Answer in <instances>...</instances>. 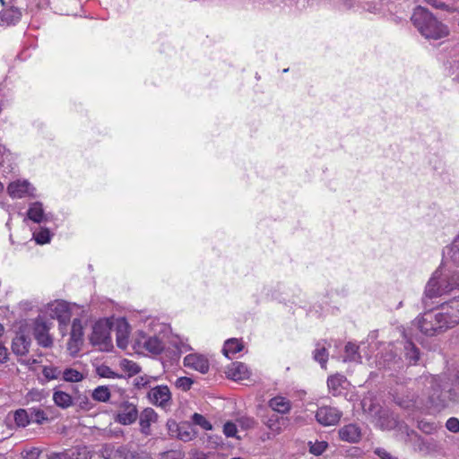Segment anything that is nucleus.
<instances>
[{
    "mask_svg": "<svg viewBox=\"0 0 459 459\" xmlns=\"http://www.w3.org/2000/svg\"><path fill=\"white\" fill-rule=\"evenodd\" d=\"M192 420L195 425H199L204 429H212V424L203 415L199 413H194V415L192 416Z\"/></svg>",
    "mask_w": 459,
    "mask_h": 459,
    "instance_id": "nucleus-43",
    "label": "nucleus"
},
{
    "mask_svg": "<svg viewBox=\"0 0 459 459\" xmlns=\"http://www.w3.org/2000/svg\"><path fill=\"white\" fill-rule=\"evenodd\" d=\"M75 403H78V405L84 410H90L91 408V403L89 401V398L85 394H77L74 397Z\"/></svg>",
    "mask_w": 459,
    "mask_h": 459,
    "instance_id": "nucleus-47",
    "label": "nucleus"
},
{
    "mask_svg": "<svg viewBox=\"0 0 459 459\" xmlns=\"http://www.w3.org/2000/svg\"><path fill=\"white\" fill-rule=\"evenodd\" d=\"M121 368L128 373L129 376L139 373L140 367L134 361L128 359H123L120 363Z\"/></svg>",
    "mask_w": 459,
    "mask_h": 459,
    "instance_id": "nucleus-40",
    "label": "nucleus"
},
{
    "mask_svg": "<svg viewBox=\"0 0 459 459\" xmlns=\"http://www.w3.org/2000/svg\"><path fill=\"white\" fill-rule=\"evenodd\" d=\"M232 459H243V458H241V457H235V458H232Z\"/></svg>",
    "mask_w": 459,
    "mask_h": 459,
    "instance_id": "nucleus-64",
    "label": "nucleus"
},
{
    "mask_svg": "<svg viewBox=\"0 0 459 459\" xmlns=\"http://www.w3.org/2000/svg\"><path fill=\"white\" fill-rule=\"evenodd\" d=\"M30 346V338L24 333H17L12 342V350L18 356L26 355Z\"/></svg>",
    "mask_w": 459,
    "mask_h": 459,
    "instance_id": "nucleus-20",
    "label": "nucleus"
},
{
    "mask_svg": "<svg viewBox=\"0 0 459 459\" xmlns=\"http://www.w3.org/2000/svg\"><path fill=\"white\" fill-rule=\"evenodd\" d=\"M33 236L38 244L43 245L48 243L50 240V233L49 230L47 229L41 230L38 233H34Z\"/></svg>",
    "mask_w": 459,
    "mask_h": 459,
    "instance_id": "nucleus-45",
    "label": "nucleus"
},
{
    "mask_svg": "<svg viewBox=\"0 0 459 459\" xmlns=\"http://www.w3.org/2000/svg\"><path fill=\"white\" fill-rule=\"evenodd\" d=\"M264 424L267 426V428L275 433H280L281 430V425H280V419L276 415H273L270 418H268Z\"/></svg>",
    "mask_w": 459,
    "mask_h": 459,
    "instance_id": "nucleus-41",
    "label": "nucleus"
},
{
    "mask_svg": "<svg viewBox=\"0 0 459 459\" xmlns=\"http://www.w3.org/2000/svg\"><path fill=\"white\" fill-rule=\"evenodd\" d=\"M188 459H209V457L203 452H194L190 454Z\"/></svg>",
    "mask_w": 459,
    "mask_h": 459,
    "instance_id": "nucleus-59",
    "label": "nucleus"
},
{
    "mask_svg": "<svg viewBox=\"0 0 459 459\" xmlns=\"http://www.w3.org/2000/svg\"><path fill=\"white\" fill-rule=\"evenodd\" d=\"M180 453L178 451H168L160 454V459H179Z\"/></svg>",
    "mask_w": 459,
    "mask_h": 459,
    "instance_id": "nucleus-56",
    "label": "nucleus"
},
{
    "mask_svg": "<svg viewBox=\"0 0 459 459\" xmlns=\"http://www.w3.org/2000/svg\"><path fill=\"white\" fill-rule=\"evenodd\" d=\"M455 80H456V82H459V74L456 75Z\"/></svg>",
    "mask_w": 459,
    "mask_h": 459,
    "instance_id": "nucleus-62",
    "label": "nucleus"
},
{
    "mask_svg": "<svg viewBox=\"0 0 459 459\" xmlns=\"http://www.w3.org/2000/svg\"><path fill=\"white\" fill-rule=\"evenodd\" d=\"M376 424L381 429L385 430L394 429L398 428L400 429V426L397 419L388 410L383 409L381 413L374 420Z\"/></svg>",
    "mask_w": 459,
    "mask_h": 459,
    "instance_id": "nucleus-18",
    "label": "nucleus"
},
{
    "mask_svg": "<svg viewBox=\"0 0 459 459\" xmlns=\"http://www.w3.org/2000/svg\"><path fill=\"white\" fill-rule=\"evenodd\" d=\"M84 374L77 369L66 368L62 374V378L65 382L76 383L84 379Z\"/></svg>",
    "mask_w": 459,
    "mask_h": 459,
    "instance_id": "nucleus-30",
    "label": "nucleus"
},
{
    "mask_svg": "<svg viewBox=\"0 0 459 459\" xmlns=\"http://www.w3.org/2000/svg\"><path fill=\"white\" fill-rule=\"evenodd\" d=\"M40 450L39 448L33 447L29 451H26L23 455V459H39Z\"/></svg>",
    "mask_w": 459,
    "mask_h": 459,
    "instance_id": "nucleus-55",
    "label": "nucleus"
},
{
    "mask_svg": "<svg viewBox=\"0 0 459 459\" xmlns=\"http://www.w3.org/2000/svg\"><path fill=\"white\" fill-rule=\"evenodd\" d=\"M91 396L94 401L106 403L109 400L111 394L108 387L100 385L92 391Z\"/></svg>",
    "mask_w": 459,
    "mask_h": 459,
    "instance_id": "nucleus-33",
    "label": "nucleus"
},
{
    "mask_svg": "<svg viewBox=\"0 0 459 459\" xmlns=\"http://www.w3.org/2000/svg\"><path fill=\"white\" fill-rule=\"evenodd\" d=\"M412 325L427 336H435L450 329L440 311L425 312L412 322Z\"/></svg>",
    "mask_w": 459,
    "mask_h": 459,
    "instance_id": "nucleus-3",
    "label": "nucleus"
},
{
    "mask_svg": "<svg viewBox=\"0 0 459 459\" xmlns=\"http://www.w3.org/2000/svg\"><path fill=\"white\" fill-rule=\"evenodd\" d=\"M224 434L229 437H236L237 434V425L231 421H228L223 426Z\"/></svg>",
    "mask_w": 459,
    "mask_h": 459,
    "instance_id": "nucleus-49",
    "label": "nucleus"
},
{
    "mask_svg": "<svg viewBox=\"0 0 459 459\" xmlns=\"http://www.w3.org/2000/svg\"><path fill=\"white\" fill-rule=\"evenodd\" d=\"M0 459H6L3 455L0 454Z\"/></svg>",
    "mask_w": 459,
    "mask_h": 459,
    "instance_id": "nucleus-63",
    "label": "nucleus"
},
{
    "mask_svg": "<svg viewBox=\"0 0 459 459\" xmlns=\"http://www.w3.org/2000/svg\"><path fill=\"white\" fill-rule=\"evenodd\" d=\"M446 427L449 431H451L453 433H458L459 432V420L455 417L449 418L446 420Z\"/></svg>",
    "mask_w": 459,
    "mask_h": 459,
    "instance_id": "nucleus-52",
    "label": "nucleus"
},
{
    "mask_svg": "<svg viewBox=\"0 0 459 459\" xmlns=\"http://www.w3.org/2000/svg\"><path fill=\"white\" fill-rule=\"evenodd\" d=\"M42 374L48 380H53L62 377L63 371L56 367L48 366L43 368Z\"/></svg>",
    "mask_w": 459,
    "mask_h": 459,
    "instance_id": "nucleus-39",
    "label": "nucleus"
},
{
    "mask_svg": "<svg viewBox=\"0 0 459 459\" xmlns=\"http://www.w3.org/2000/svg\"><path fill=\"white\" fill-rule=\"evenodd\" d=\"M314 359L318 361L322 368H325L326 362L328 360V352L324 346L317 344L314 351Z\"/></svg>",
    "mask_w": 459,
    "mask_h": 459,
    "instance_id": "nucleus-37",
    "label": "nucleus"
},
{
    "mask_svg": "<svg viewBox=\"0 0 459 459\" xmlns=\"http://www.w3.org/2000/svg\"><path fill=\"white\" fill-rule=\"evenodd\" d=\"M405 356L411 364H416L420 359V351L411 342H407L405 346Z\"/></svg>",
    "mask_w": 459,
    "mask_h": 459,
    "instance_id": "nucleus-34",
    "label": "nucleus"
},
{
    "mask_svg": "<svg viewBox=\"0 0 459 459\" xmlns=\"http://www.w3.org/2000/svg\"><path fill=\"white\" fill-rule=\"evenodd\" d=\"M158 420V414L152 408H145L139 416L140 430L145 436L152 434L151 425Z\"/></svg>",
    "mask_w": 459,
    "mask_h": 459,
    "instance_id": "nucleus-15",
    "label": "nucleus"
},
{
    "mask_svg": "<svg viewBox=\"0 0 459 459\" xmlns=\"http://www.w3.org/2000/svg\"><path fill=\"white\" fill-rule=\"evenodd\" d=\"M83 343V327L80 319H74L72 324L70 340L67 343V349L72 355H75L80 351Z\"/></svg>",
    "mask_w": 459,
    "mask_h": 459,
    "instance_id": "nucleus-11",
    "label": "nucleus"
},
{
    "mask_svg": "<svg viewBox=\"0 0 459 459\" xmlns=\"http://www.w3.org/2000/svg\"><path fill=\"white\" fill-rule=\"evenodd\" d=\"M117 344L121 349H126L128 344L129 325L125 318L117 319L115 324Z\"/></svg>",
    "mask_w": 459,
    "mask_h": 459,
    "instance_id": "nucleus-16",
    "label": "nucleus"
},
{
    "mask_svg": "<svg viewBox=\"0 0 459 459\" xmlns=\"http://www.w3.org/2000/svg\"><path fill=\"white\" fill-rule=\"evenodd\" d=\"M21 12L18 8L11 7L1 13V21L6 25L13 24L21 19Z\"/></svg>",
    "mask_w": 459,
    "mask_h": 459,
    "instance_id": "nucleus-26",
    "label": "nucleus"
},
{
    "mask_svg": "<svg viewBox=\"0 0 459 459\" xmlns=\"http://www.w3.org/2000/svg\"><path fill=\"white\" fill-rule=\"evenodd\" d=\"M178 436H179L180 439H182L184 441H188V440H191L195 435L192 432H188V431H185V432L179 431Z\"/></svg>",
    "mask_w": 459,
    "mask_h": 459,
    "instance_id": "nucleus-60",
    "label": "nucleus"
},
{
    "mask_svg": "<svg viewBox=\"0 0 459 459\" xmlns=\"http://www.w3.org/2000/svg\"><path fill=\"white\" fill-rule=\"evenodd\" d=\"M268 405L273 411L281 414L288 413L291 409L290 402L282 396H275L270 399Z\"/></svg>",
    "mask_w": 459,
    "mask_h": 459,
    "instance_id": "nucleus-23",
    "label": "nucleus"
},
{
    "mask_svg": "<svg viewBox=\"0 0 459 459\" xmlns=\"http://www.w3.org/2000/svg\"><path fill=\"white\" fill-rule=\"evenodd\" d=\"M151 402L159 406H166L171 399V394L168 386H156L148 393Z\"/></svg>",
    "mask_w": 459,
    "mask_h": 459,
    "instance_id": "nucleus-14",
    "label": "nucleus"
},
{
    "mask_svg": "<svg viewBox=\"0 0 459 459\" xmlns=\"http://www.w3.org/2000/svg\"><path fill=\"white\" fill-rule=\"evenodd\" d=\"M339 437L342 441L357 443L361 438L360 428L356 424H348L339 429Z\"/></svg>",
    "mask_w": 459,
    "mask_h": 459,
    "instance_id": "nucleus-19",
    "label": "nucleus"
},
{
    "mask_svg": "<svg viewBox=\"0 0 459 459\" xmlns=\"http://www.w3.org/2000/svg\"><path fill=\"white\" fill-rule=\"evenodd\" d=\"M344 362H361V356L359 352V346L353 342H348L344 348Z\"/></svg>",
    "mask_w": 459,
    "mask_h": 459,
    "instance_id": "nucleus-24",
    "label": "nucleus"
},
{
    "mask_svg": "<svg viewBox=\"0 0 459 459\" xmlns=\"http://www.w3.org/2000/svg\"><path fill=\"white\" fill-rule=\"evenodd\" d=\"M400 431L406 435L405 442L413 445L414 449L421 453H429L432 450V444L422 438L418 433L411 429L408 425L402 423Z\"/></svg>",
    "mask_w": 459,
    "mask_h": 459,
    "instance_id": "nucleus-8",
    "label": "nucleus"
},
{
    "mask_svg": "<svg viewBox=\"0 0 459 459\" xmlns=\"http://www.w3.org/2000/svg\"><path fill=\"white\" fill-rule=\"evenodd\" d=\"M228 377L235 381L243 380L249 377L247 367L242 362H233L226 371Z\"/></svg>",
    "mask_w": 459,
    "mask_h": 459,
    "instance_id": "nucleus-22",
    "label": "nucleus"
},
{
    "mask_svg": "<svg viewBox=\"0 0 459 459\" xmlns=\"http://www.w3.org/2000/svg\"><path fill=\"white\" fill-rule=\"evenodd\" d=\"M328 445L325 441L316 442L310 446V453L315 455H322L327 448Z\"/></svg>",
    "mask_w": 459,
    "mask_h": 459,
    "instance_id": "nucleus-46",
    "label": "nucleus"
},
{
    "mask_svg": "<svg viewBox=\"0 0 459 459\" xmlns=\"http://www.w3.org/2000/svg\"><path fill=\"white\" fill-rule=\"evenodd\" d=\"M13 420L18 428H25L30 422L29 411L24 409H18L13 413Z\"/></svg>",
    "mask_w": 459,
    "mask_h": 459,
    "instance_id": "nucleus-31",
    "label": "nucleus"
},
{
    "mask_svg": "<svg viewBox=\"0 0 459 459\" xmlns=\"http://www.w3.org/2000/svg\"><path fill=\"white\" fill-rule=\"evenodd\" d=\"M92 453L86 447H78L76 449L75 459H91Z\"/></svg>",
    "mask_w": 459,
    "mask_h": 459,
    "instance_id": "nucleus-51",
    "label": "nucleus"
},
{
    "mask_svg": "<svg viewBox=\"0 0 459 459\" xmlns=\"http://www.w3.org/2000/svg\"><path fill=\"white\" fill-rule=\"evenodd\" d=\"M48 459H71V457L67 453L62 452V453L52 454L48 457Z\"/></svg>",
    "mask_w": 459,
    "mask_h": 459,
    "instance_id": "nucleus-58",
    "label": "nucleus"
},
{
    "mask_svg": "<svg viewBox=\"0 0 459 459\" xmlns=\"http://www.w3.org/2000/svg\"><path fill=\"white\" fill-rule=\"evenodd\" d=\"M446 257L454 264L459 265V236L453 241L448 247Z\"/></svg>",
    "mask_w": 459,
    "mask_h": 459,
    "instance_id": "nucleus-35",
    "label": "nucleus"
},
{
    "mask_svg": "<svg viewBox=\"0 0 459 459\" xmlns=\"http://www.w3.org/2000/svg\"><path fill=\"white\" fill-rule=\"evenodd\" d=\"M394 402L405 410H413L420 406L418 397L408 391L395 392L394 394Z\"/></svg>",
    "mask_w": 459,
    "mask_h": 459,
    "instance_id": "nucleus-13",
    "label": "nucleus"
},
{
    "mask_svg": "<svg viewBox=\"0 0 459 459\" xmlns=\"http://www.w3.org/2000/svg\"><path fill=\"white\" fill-rule=\"evenodd\" d=\"M458 287V273L445 272L443 269H438L429 281L425 293L429 298L432 299L448 293Z\"/></svg>",
    "mask_w": 459,
    "mask_h": 459,
    "instance_id": "nucleus-2",
    "label": "nucleus"
},
{
    "mask_svg": "<svg viewBox=\"0 0 459 459\" xmlns=\"http://www.w3.org/2000/svg\"><path fill=\"white\" fill-rule=\"evenodd\" d=\"M411 22L426 39H439L449 34L448 28L424 7L417 6L414 9Z\"/></svg>",
    "mask_w": 459,
    "mask_h": 459,
    "instance_id": "nucleus-1",
    "label": "nucleus"
},
{
    "mask_svg": "<svg viewBox=\"0 0 459 459\" xmlns=\"http://www.w3.org/2000/svg\"><path fill=\"white\" fill-rule=\"evenodd\" d=\"M343 382V377L340 375L332 376L327 380V385L333 395H337L339 392V388Z\"/></svg>",
    "mask_w": 459,
    "mask_h": 459,
    "instance_id": "nucleus-36",
    "label": "nucleus"
},
{
    "mask_svg": "<svg viewBox=\"0 0 459 459\" xmlns=\"http://www.w3.org/2000/svg\"><path fill=\"white\" fill-rule=\"evenodd\" d=\"M137 418L138 410L136 405L128 401H123L118 405L114 420L121 425H131L136 421Z\"/></svg>",
    "mask_w": 459,
    "mask_h": 459,
    "instance_id": "nucleus-7",
    "label": "nucleus"
},
{
    "mask_svg": "<svg viewBox=\"0 0 459 459\" xmlns=\"http://www.w3.org/2000/svg\"><path fill=\"white\" fill-rule=\"evenodd\" d=\"M184 365L203 374L207 373L209 370L208 359L198 354H189L186 356L184 359Z\"/></svg>",
    "mask_w": 459,
    "mask_h": 459,
    "instance_id": "nucleus-17",
    "label": "nucleus"
},
{
    "mask_svg": "<svg viewBox=\"0 0 459 459\" xmlns=\"http://www.w3.org/2000/svg\"><path fill=\"white\" fill-rule=\"evenodd\" d=\"M342 416V412L332 406H321L316 412L317 422L323 426L336 425Z\"/></svg>",
    "mask_w": 459,
    "mask_h": 459,
    "instance_id": "nucleus-9",
    "label": "nucleus"
},
{
    "mask_svg": "<svg viewBox=\"0 0 459 459\" xmlns=\"http://www.w3.org/2000/svg\"><path fill=\"white\" fill-rule=\"evenodd\" d=\"M12 436V429L7 423L0 421V441H4Z\"/></svg>",
    "mask_w": 459,
    "mask_h": 459,
    "instance_id": "nucleus-48",
    "label": "nucleus"
},
{
    "mask_svg": "<svg viewBox=\"0 0 459 459\" xmlns=\"http://www.w3.org/2000/svg\"><path fill=\"white\" fill-rule=\"evenodd\" d=\"M193 383L194 382L190 377H181L176 380L175 385L178 389H181L182 391H188L191 388Z\"/></svg>",
    "mask_w": 459,
    "mask_h": 459,
    "instance_id": "nucleus-44",
    "label": "nucleus"
},
{
    "mask_svg": "<svg viewBox=\"0 0 459 459\" xmlns=\"http://www.w3.org/2000/svg\"><path fill=\"white\" fill-rule=\"evenodd\" d=\"M429 385L428 392V404L437 411H441L448 406L450 402L449 391L441 384L437 377L426 378Z\"/></svg>",
    "mask_w": 459,
    "mask_h": 459,
    "instance_id": "nucleus-4",
    "label": "nucleus"
},
{
    "mask_svg": "<svg viewBox=\"0 0 459 459\" xmlns=\"http://www.w3.org/2000/svg\"><path fill=\"white\" fill-rule=\"evenodd\" d=\"M441 314L449 328L459 325V297L450 299L441 305Z\"/></svg>",
    "mask_w": 459,
    "mask_h": 459,
    "instance_id": "nucleus-10",
    "label": "nucleus"
},
{
    "mask_svg": "<svg viewBox=\"0 0 459 459\" xmlns=\"http://www.w3.org/2000/svg\"><path fill=\"white\" fill-rule=\"evenodd\" d=\"M30 190V184L27 180L12 182L7 187L8 194L13 198H22L25 195H31Z\"/></svg>",
    "mask_w": 459,
    "mask_h": 459,
    "instance_id": "nucleus-21",
    "label": "nucleus"
},
{
    "mask_svg": "<svg viewBox=\"0 0 459 459\" xmlns=\"http://www.w3.org/2000/svg\"><path fill=\"white\" fill-rule=\"evenodd\" d=\"M49 313L52 318H56L60 325H66L71 318L68 304L65 301H56L49 306Z\"/></svg>",
    "mask_w": 459,
    "mask_h": 459,
    "instance_id": "nucleus-12",
    "label": "nucleus"
},
{
    "mask_svg": "<svg viewBox=\"0 0 459 459\" xmlns=\"http://www.w3.org/2000/svg\"><path fill=\"white\" fill-rule=\"evenodd\" d=\"M427 4L432 5L433 7L440 10H447L448 6L443 2H439L437 0H424Z\"/></svg>",
    "mask_w": 459,
    "mask_h": 459,
    "instance_id": "nucleus-57",
    "label": "nucleus"
},
{
    "mask_svg": "<svg viewBox=\"0 0 459 459\" xmlns=\"http://www.w3.org/2000/svg\"><path fill=\"white\" fill-rule=\"evenodd\" d=\"M375 454L379 456L381 459H398L397 457L391 455L385 449L377 447L375 449Z\"/></svg>",
    "mask_w": 459,
    "mask_h": 459,
    "instance_id": "nucleus-54",
    "label": "nucleus"
},
{
    "mask_svg": "<svg viewBox=\"0 0 459 459\" xmlns=\"http://www.w3.org/2000/svg\"><path fill=\"white\" fill-rule=\"evenodd\" d=\"M98 374L102 377H108V378H116L117 377V374L113 372L110 368L107 366H101L98 368Z\"/></svg>",
    "mask_w": 459,
    "mask_h": 459,
    "instance_id": "nucleus-50",
    "label": "nucleus"
},
{
    "mask_svg": "<svg viewBox=\"0 0 459 459\" xmlns=\"http://www.w3.org/2000/svg\"><path fill=\"white\" fill-rule=\"evenodd\" d=\"M243 349L242 342L238 339H230L225 342L223 347V353L226 357H230V354H235Z\"/></svg>",
    "mask_w": 459,
    "mask_h": 459,
    "instance_id": "nucleus-32",
    "label": "nucleus"
},
{
    "mask_svg": "<svg viewBox=\"0 0 459 459\" xmlns=\"http://www.w3.org/2000/svg\"><path fill=\"white\" fill-rule=\"evenodd\" d=\"M363 411L374 420L381 413L383 408L371 399H364L361 403Z\"/></svg>",
    "mask_w": 459,
    "mask_h": 459,
    "instance_id": "nucleus-28",
    "label": "nucleus"
},
{
    "mask_svg": "<svg viewBox=\"0 0 459 459\" xmlns=\"http://www.w3.org/2000/svg\"><path fill=\"white\" fill-rule=\"evenodd\" d=\"M112 328L106 323H98L93 326L91 341L92 344L100 346L101 350L108 351L112 348L110 332Z\"/></svg>",
    "mask_w": 459,
    "mask_h": 459,
    "instance_id": "nucleus-5",
    "label": "nucleus"
},
{
    "mask_svg": "<svg viewBox=\"0 0 459 459\" xmlns=\"http://www.w3.org/2000/svg\"><path fill=\"white\" fill-rule=\"evenodd\" d=\"M7 349L0 344V363H3L7 359Z\"/></svg>",
    "mask_w": 459,
    "mask_h": 459,
    "instance_id": "nucleus-61",
    "label": "nucleus"
},
{
    "mask_svg": "<svg viewBox=\"0 0 459 459\" xmlns=\"http://www.w3.org/2000/svg\"><path fill=\"white\" fill-rule=\"evenodd\" d=\"M237 422L243 429H251L256 426L255 419L248 416H242L238 418Z\"/></svg>",
    "mask_w": 459,
    "mask_h": 459,
    "instance_id": "nucleus-42",
    "label": "nucleus"
},
{
    "mask_svg": "<svg viewBox=\"0 0 459 459\" xmlns=\"http://www.w3.org/2000/svg\"><path fill=\"white\" fill-rule=\"evenodd\" d=\"M143 347L152 354H160L164 350V343L157 336H152L144 340Z\"/></svg>",
    "mask_w": 459,
    "mask_h": 459,
    "instance_id": "nucleus-25",
    "label": "nucleus"
},
{
    "mask_svg": "<svg viewBox=\"0 0 459 459\" xmlns=\"http://www.w3.org/2000/svg\"><path fill=\"white\" fill-rule=\"evenodd\" d=\"M418 428L427 434H431L436 429V427L433 423H429L424 420L418 422Z\"/></svg>",
    "mask_w": 459,
    "mask_h": 459,
    "instance_id": "nucleus-53",
    "label": "nucleus"
},
{
    "mask_svg": "<svg viewBox=\"0 0 459 459\" xmlns=\"http://www.w3.org/2000/svg\"><path fill=\"white\" fill-rule=\"evenodd\" d=\"M28 411L30 420L31 419L32 421L38 424H42L44 421L48 420V417L41 409L30 408Z\"/></svg>",
    "mask_w": 459,
    "mask_h": 459,
    "instance_id": "nucleus-38",
    "label": "nucleus"
},
{
    "mask_svg": "<svg viewBox=\"0 0 459 459\" xmlns=\"http://www.w3.org/2000/svg\"><path fill=\"white\" fill-rule=\"evenodd\" d=\"M52 323L38 317L34 322L33 335L39 345L50 348L53 345V338L49 334Z\"/></svg>",
    "mask_w": 459,
    "mask_h": 459,
    "instance_id": "nucleus-6",
    "label": "nucleus"
},
{
    "mask_svg": "<svg viewBox=\"0 0 459 459\" xmlns=\"http://www.w3.org/2000/svg\"><path fill=\"white\" fill-rule=\"evenodd\" d=\"M28 218L34 222L39 223L44 219V211L40 203H34L30 205L27 212Z\"/></svg>",
    "mask_w": 459,
    "mask_h": 459,
    "instance_id": "nucleus-29",
    "label": "nucleus"
},
{
    "mask_svg": "<svg viewBox=\"0 0 459 459\" xmlns=\"http://www.w3.org/2000/svg\"><path fill=\"white\" fill-rule=\"evenodd\" d=\"M53 400L56 406L66 409L73 404L72 396L63 391H55L53 394Z\"/></svg>",
    "mask_w": 459,
    "mask_h": 459,
    "instance_id": "nucleus-27",
    "label": "nucleus"
}]
</instances>
